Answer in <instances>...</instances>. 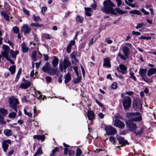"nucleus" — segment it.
<instances>
[{
  "mask_svg": "<svg viewBox=\"0 0 156 156\" xmlns=\"http://www.w3.org/2000/svg\"><path fill=\"white\" fill-rule=\"evenodd\" d=\"M65 82L66 83H68L71 79V76L69 73H68L66 74L65 76Z\"/></svg>",
  "mask_w": 156,
  "mask_h": 156,
  "instance_id": "c85d7f7f",
  "label": "nucleus"
},
{
  "mask_svg": "<svg viewBox=\"0 0 156 156\" xmlns=\"http://www.w3.org/2000/svg\"><path fill=\"white\" fill-rule=\"evenodd\" d=\"M16 66L13 65L10 66L9 69V70L10 71L12 74H14L16 71Z\"/></svg>",
  "mask_w": 156,
  "mask_h": 156,
  "instance_id": "2f4dec72",
  "label": "nucleus"
},
{
  "mask_svg": "<svg viewBox=\"0 0 156 156\" xmlns=\"http://www.w3.org/2000/svg\"><path fill=\"white\" fill-rule=\"evenodd\" d=\"M59 149L57 147H56L52 151V153L50 154V156H54V154L58 151Z\"/></svg>",
  "mask_w": 156,
  "mask_h": 156,
  "instance_id": "a19ab883",
  "label": "nucleus"
},
{
  "mask_svg": "<svg viewBox=\"0 0 156 156\" xmlns=\"http://www.w3.org/2000/svg\"><path fill=\"white\" fill-rule=\"evenodd\" d=\"M126 124L129 131L133 132L137 127L136 123L129 120L126 121Z\"/></svg>",
  "mask_w": 156,
  "mask_h": 156,
  "instance_id": "6e6552de",
  "label": "nucleus"
},
{
  "mask_svg": "<svg viewBox=\"0 0 156 156\" xmlns=\"http://www.w3.org/2000/svg\"><path fill=\"white\" fill-rule=\"evenodd\" d=\"M21 47L22 52L23 53H26L28 51L29 48L27 46L26 44L23 43L21 44Z\"/></svg>",
  "mask_w": 156,
  "mask_h": 156,
  "instance_id": "393cba45",
  "label": "nucleus"
},
{
  "mask_svg": "<svg viewBox=\"0 0 156 156\" xmlns=\"http://www.w3.org/2000/svg\"><path fill=\"white\" fill-rule=\"evenodd\" d=\"M156 72V69L154 68H151L147 71V75L148 76H150L154 74Z\"/></svg>",
  "mask_w": 156,
  "mask_h": 156,
  "instance_id": "412c9836",
  "label": "nucleus"
},
{
  "mask_svg": "<svg viewBox=\"0 0 156 156\" xmlns=\"http://www.w3.org/2000/svg\"><path fill=\"white\" fill-rule=\"evenodd\" d=\"M33 20L35 22H37L41 20V19L39 16H36L35 15H33Z\"/></svg>",
  "mask_w": 156,
  "mask_h": 156,
  "instance_id": "ea45409f",
  "label": "nucleus"
},
{
  "mask_svg": "<svg viewBox=\"0 0 156 156\" xmlns=\"http://www.w3.org/2000/svg\"><path fill=\"white\" fill-rule=\"evenodd\" d=\"M127 68L126 66L123 64H121L119 65V67L117 68L118 71L121 72L123 74L126 73V70Z\"/></svg>",
  "mask_w": 156,
  "mask_h": 156,
  "instance_id": "2eb2a0df",
  "label": "nucleus"
},
{
  "mask_svg": "<svg viewBox=\"0 0 156 156\" xmlns=\"http://www.w3.org/2000/svg\"><path fill=\"white\" fill-rule=\"evenodd\" d=\"M86 44V43L84 42L80 43V44L79 46V47L80 49L83 48L85 47Z\"/></svg>",
  "mask_w": 156,
  "mask_h": 156,
  "instance_id": "864d4df0",
  "label": "nucleus"
},
{
  "mask_svg": "<svg viewBox=\"0 0 156 156\" xmlns=\"http://www.w3.org/2000/svg\"><path fill=\"white\" fill-rule=\"evenodd\" d=\"M111 87L114 89H116L117 88V83L115 82L113 83L111 85Z\"/></svg>",
  "mask_w": 156,
  "mask_h": 156,
  "instance_id": "13d9d810",
  "label": "nucleus"
},
{
  "mask_svg": "<svg viewBox=\"0 0 156 156\" xmlns=\"http://www.w3.org/2000/svg\"><path fill=\"white\" fill-rule=\"evenodd\" d=\"M133 106L134 109L137 110L138 109H140L141 110V104L140 103V100L138 99H136L134 100L133 102Z\"/></svg>",
  "mask_w": 156,
  "mask_h": 156,
  "instance_id": "9d476101",
  "label": "nucleus"
},
{
  "mask_svg": "<svg viewBox=\"0 0 156 156\" xmlns=\"http://www.w3.org/2000/svg\"><path fill=\"white\" fill-rule=\"evenodd\" d=\"M11 140L9 139L3 141L2 143V147L4 151L5 152L9 147L8 144H10Z\"/></svg>",
  "mask_w": 156,
  "mask_h": 156,
  "instance_id": "4468645a",
  "label": "nucleus"
},
{
  "mask_svg": "<svg viewBox=\"0 0 156 156\" xmlns=\"http://www.w3.org/2000/svg\"><path fill=\"white\" fill-rule=\"evenodd\" d=\"M72 46L70 45H68L66 48V51L68 53H70L71 52Z\"/></svg>",
  "mask_w": 156,
  "mask_h": 156,
  "instance_id": "4d7b16f0",
  "label": "nucleus"
},
{
  "mask_svg": "<svg viewBox=\"0 0 156 156\" xmlns=\"http://www.w3.org/2000/svg\"><path fill=\"white\" fill-rule=\"evenodd\" d=\"M21 30L22 32H23L24 34L29 33V29L28 26L26 24H24L21 27Z\"/></svg>",
  "mask_w": 156,
  "mask_h": 156,
  "instance_id": "f3484780",
  "label": "nucleus"
},
{
  "mask_svg": "<svg viewBox=\"0 0 156 156\" xmlns=\"http://www.w3.org/2000/svg\"><path fill=\"white\" fill-rule=\"evenodd\" d=\"M12 30L14 33L17 34L19 32V30L17 26H15L12 27Z\"/></svg>",
  "mask_w": 156,
  "mask_h": 156,
  "instance_id": "c03bdc74",
  "label": "nucleus"
},
{
  "mask_svg": "<svg viewBox=\"0 0 156 156\" xmlns=\"http://www.w3.org/2000/svg\"><path fill=\"white\" fill-rule=\"evenodd\" d=\"M87 116L89 120L92 121L94 119L95 115L94 112L89 110L87 112Z\"/></svg>",
  "mask_w": 156,
  "mask_h": 156,
  "instance_id": "dca6fc26",
  "label": "nucleus"
},
{
  "mask_svg": "<svg viewBox=\"0 0 156 156\" xmlns=\"http://www.w3.org/2000/svg\"><path fill=\"white\" fill-rule=\"evenodd\" d=\"M126 116L132 121H140L142 119L141 114L138 112L128 113Z\"/></svg>",
  "mask_w": 156,
  "mask_h": 156,
  "instance_id": "f03ea898",
  "label": "nucleus"
},
{
  "mask_svg": "<svg viewBox=\"0 0 156 156\" xmlns=\"http://www.w3.org/2000/svg\"><path fill=\"white\" fill-rule=\"evenodd\" d=\"M7 60L9 61L11 64H14L15 63L14 62L12 59H10L9 56L5 58Z\"/></svg>",
  "mask_w": 156,
  "mask_h": 156,
  "instance_id": "052dcab7",
  "label": "nucleus"
},
{
  "mask_svg": "<svg viewBox=\"0 0 156 156\" xmlns=\"http://www.w3.org/2000/svg\"><path fill=\"white\" fill-rule=\"evenodd\" d=\"M70 62L68 60V58L66 57L64 60L63 64L62 63L59 64L60 70L62 72L63 69H64V71L66 72V69L68 66L70 65Z\"/></svg>",
  "mask_w": 156,
  "mask_h": 156,
  "instance_id": "423d86ee",
  "label": "nucleus"
},
{
  "mask_svg": "<svg viewBox=\"0 0 156 156\" xmlns=\"http://www.w3.org/2000/svg\"><path fill=\"white\" fill-rule=\"evenodd\" d=\"M58 62V59L56 56H54L52 59V63L54 67H55L57 66Z\"/></svg>",
  "mask_w": 156,
  "mask_h": 156,
  "instance_id": "b1692460",
  "label": "nucleus"
},
{
  "mask_svg": "<svg viewBox=\"0 0 156 156\" xmlns=\"http://www.w3.org/2000/svg\"><path fill=\"white\" fill-rule=\"evenodd\" d=\"M19 51H14L12 50L11 49L10 51V54L12 58H15L16 59V56L19 53Z\"/></svg>",
  "mask_w": 156,
  "mask_h": 156,
  "instance_id": "5701e85b",
  "label": "nucleus"
},
{
  "mask_svg": "<svg viewBox=\"0 0 156 156\" xmlns=\"http://www.w3.org/2000/svg\"><path fill=\"white\" fill-rule=\"evenodd\" d=\"M129 13L133 14H136L138 15H141L142 14L140 11L137 10H132L129 12Z\"/></svg>",
  "mask_w": 156,
  "mask_h": 156,
  "instance_id": "e433bc0d",
  "label": "nucleus"
},
{
  "mask_svg": "<svg viewBox=\"0 0 156 156\" xmlns=\"http://www.w3.org/2000/svg\"><path fill=\"white\" fill-rule=\"evenodd\" d=\"M73 69L74 70L77 76H79V74L78 73V71L77 67L76 66H74L73 67Z\"/></svg>",
  "mask_w": 156,
  "mask_h": 156,
  "instance_id": "0e129e2a",
  "label": "nucleus"
},
{
  "mask_svg": "<svg viewBox=\"0 0 156 156\" xmlns=\"http://www.w3.org/2000/svg\"><path fill=\"white\" fill-rule=\"evenodd\" d=\"M0 113L4 116H5L8 113V111L5 109L0 108Z\"/></svg>",
  "mask_w": 156,
  "mask_h": 156,
  "instance_id": "7c9ffc66",
  "label": "nucleus"
},
{
  "mask_svg": "<svg viewBox=\"0 0 156 156\" xmlns=\"http://www.w3.org/2000/svg\"><path fill=\"white\" fill-rule=\"evenodd\" d=\"M77 77L73 80V82L75 83H79L81 80V76H77Z\"/></svg>",
  "mask_w": 156,
  "mask_h": 156,
  "instance_id": "37998d69",
  "label": "nucleus"
},
{
  "mask_svg": "<svg viewBox=\"0 0 156 156\" xmlns=\"http://www.w3.org/2000/svg\"><path fill=\"white\" fill-rule=\"evenodd\" d=\"M98 116L100 119H102L104 118V115L103 113L100 112L98 114Z\"/></svg>",
  "mask_w": 156,
  "mask_h": 156,
  "instance_id": "774afa93",
  "label": "nucleus"
},
{
  "mask_svg": "<svg viewBox=\"0 0 156 156\" xmlns=\"http://www.w3.org/2000/svg\"><path fill=\"white\" fill-rule=\"evenodd\" d=\"M4 133L5 135L9 136L12 135V132L10 130L7 129L4 131Z\"/></svg>",
  "mask_w": 156,
  "mask_h": 156,
  "instance_id": "4c0bfd02",
  "label": "nucleus"
},
{
  "mask_svg": "<svg viewBox=\"0 0 156 156\" xmlns=\"http://www.w3.org/2000/svg\"><path fill=\"white\" fill-rule=\"evenodd\" d=\"M113 125L115 126L119 127L120 129L123 128L125 126L124 123L119 119L115 120L114 121Z\"/></svg>",
  "mask_w": 156,
  "mask_h": 156,
  "instance_id": "f8f14e48",
  "label": "nucleus"
},
{
  "mask_svg": "<svg viewBox=\"0 0 156 156\" xmlns=\"http://www.w3.org/2000/svg\"><path fill=\"white\" fill-rule=\"evenodd\" d=\"M123 53L126 56H127L129 53V49L126 46H123L122 48Z\"/></svg>",
  "mask_w": 156,
  "mask_h": 156,
  "instance_id": "473e14b6",
  "label": "nucleus"
},
{
  "mask_svg": "<svg viewBox=\"0 0 156 156\" xmlns=\"http://www.w3.org/2000/svg\"><path fill=\"white\" fill-rule=\"evenodd\" d=\"M103 65L104 66H107L108 68L111 66L110 63L109 59L108 58H106L104 59Z\"/></svg>",
  "mask_w": 156,
  "mask_h": 156,
  "instance_id": "aec40b11",
  "label": "nucleus"
},
{
  "mask_svg": "<svg viewBox=\"0 0 156 156\" xmlns=\"http://www.w3.org/2000/svg\"><path fill=\"white\" fill-rule=\"evenodd\" d=\"M84 9L85 11V14L88 16H90L91 15L90 13L92 11L91 8H90L85 7Z\"/></svg>",
  "mask_w": 156,
  "mask_h": 156,
  "instance_id": "a878e982",
  "label": "nucleus"
},
{
  "mask_svg": "<svg viewBox=\"0 0 156 156\" xmlns=\"http://www.w3.org/2000/svg\"><path fill=\"white\" fill-rule=\"evenodd\" d=\"M144 131V129L141 126H137L133 132L136 136L140 135L142 134Z\"/></svg>",
  "mask_w": 156,
  "mask_h": 156,
  "instance_id": "ddd939ff",
  "label": "nucleus"
},
{
  "mask_svg": "<svg viewBox=\"0 0 156 156\" xmlns=\"http://www.w3.org/2000/svg\"><path fill=\"white\" fill-rule=\"evenodd\" d=\"M130 75L131 78L134 81H136V77L134 76V73H130Z\"/></svg>",
  "mask_w": 156,
  "mask_h": 156,
  "instance_id": "e2e57ef3",
  "label": "nucleus"
},
{
  "mask_svg": "<svg viewBox=\"0 0 156 156\" xmlns=\"http://www.w3.org/2000/svg\"><path fill=\"white\" fill-rule=\"evenodd\" d=\"M104 129L106 131L107 134L108 135H114L117 133L116 129L111 126H105Z\"/></svg>",
  "mask_w": 156,
  "mask_h": 156,
  "instance_id": "0eeeda50",
  "label": "nucleus"
},
{
  "mask_svg": "<svg viewBox=\"0 0 156 156\" xmlns=\"http://www.w3.org/2000/svg\"><path fill=\"white\" fill-rule=\"evenodd\" d=\"M42 153V151L41 150V147H40L38 148V150L37 151L36 153H35L34 156H35L37 155H39L40 154Z\"/></svg>",
  "mask_w": 156,
  "mask_h": 156,
  "instance_id": "49530a36",
  "label": "nucleus"
},
{
  "mask_svg": "<svg viewBox=\"0 0 156 156\" xmlns=\"http://www.w3.org/2000/svg\"><path fill=\"white\" fill-rule=\"evenodd\" d=\"M42 37L44 38L50 39L51 37L50 35L48 34H44L42 35Z\"/></svg>",
  "mask_w": 156,
  "mask_h": 156,
  "instance_id": "de8ad7c7",
  "label": "nucleus"
},
{
  "mask_svg": "<svg viewBox=\"0 0 156 156\" xmlns=\"http://www.w3.org/2000/svg\"><path fill=\"white\" fill-rule=\"evenodd\" d=\"M0 123L2 124H5L6 122L4 120V118L2 116L0 117Z\"/></svg>",
  "mask_w": 156,
  "mask_h": 156,
  "instance_id": "bf43d9fd",
  "label": "nucleus"
},
{
  "mask_svg": "<svg viewBox=\"0 0 156 156\" xmlns=\"http://www.w3.org/2000/svg\"><path fill=\"white\" fill-rule=\"evenodd\" d=\"M34 90V91L35 93L36 94V97L38 99H44V98H43L42 95L41 94L40 92L37 90Z\"/></svg>",
  "mask_w": 156,
  "mask_h": 156,
  "instance_id": "bb28decb",
  "label": "nucleus"
},
{
  "mask_svg": "<svg viewBox=\"0 0 156 156\" xmlns=\"http://www.w3.org/2000/svg\"><path fill=\"white\" fill-rule=\"evenodd\" d=\"M139 39L140 40L144 39L148 40L151 39V37L149 36L146 37L144 36H141L139 38Z\"/></svg>",
  "mask_w": 156,
  "mask_h": 156,
  "instance_id": "09e8293b",
  "label": "nucleus"
},
{
  "mask_svg": "<svg viewBox=\"0 0 156 156\" xmlns=\"http://www.w3.org/2000/svg\"><path fill=\"white\" fill-rule=\"evenodd\" d=\"M23 10L24 13L25 15L28 16L29 15V12L28 10H27L24 7L23 8Z\"/></svg>",
  "mask_w": 156,
  "mask_h": 156,
  "instance_id": "6e6d98bb",
  "label": "nucleus"
},
{
  "mask_svg": "<svg viewBox=\"0 0 156 156\" xmlns=\"http://www.w3.org/2000/svg\"><path fill=\"white\" fill-rule=\"evenodd\" d=\"M110 141L113 144H115V138L113 136H111L109 138Z\"/></svg>",
  "mask_w": 156,
  "mask_h": 156,
  "instance_id": "603ef678",
  "label": "nucleus"
},
{
  "mask_svg": "<svg viewBox=\"0 0 156 156\" xmlns=\"http://www.w3.org/2000/svg\"><path fill=\"white\" fill-rule=\"evenodd\" d=\"M145 26V24H144L143 23H138L136 28V29H138L140 28H143Z\"/></svg>",
  "mask_w": 156,
  "mask_h": 156,
  "instance_id": "79ce46f5",
  "label": "nucleus"
},
{
  "mask_svg": "<svg viewBox=\"0 0 156 156\" xmlns=\"http://www.w3.org/2000/svg\"><path fill=\"white\" fill-rule=\"evenodd\" d=\"M118 55L120 58L122 59L126 60V59L127 56H126L125 55H122L120 52H119L118 54Z\"/></svg>",
  "mask_w": 156,
  "mask_h": 156,
  "instance_id": "3c124183",
  "label": "nucleus"
},
{
  "mask_svg": "<svg viewBox=\"0 0 156 156\" xmlns=\"http://www.w3.org/2000/svg\"><path fill=\"white\" fill-rule=\"evenodd\" d=\"M103 4L104 6L101 9L102 12L107 14H115V10L112 8L115 6V5L111 0L105 1Z\"/></svg>",
  "mask_w": 156,
  "mask_h": 156,
  "instance_id": "f257e3e1",
  "label": "nucleus"
},
{
  "mask_svg": "<svg viewBox=\"0 0 156 156\" xmlns=\"http://www.w3.org/2000/svg\"><path fill=\"white\" fill-rule=\"evenodd\" d=\"M82 153L81 149L79 148H77L76 153V156H80Z\"/></svg>",
  "mask_w": 156,
  "mask_h": 156,
  "instance_id": "a18cd8bd",
  "label": "nucleus"
},
{
  "mask_svg": "<svg viewBox=\"0 0 156 156\" xmlns=\"http://www.w3.org/2000/svg\"><path fill=\"white\" fill-rule=\"evenodd\" d=\"M31 26H35L37 27H42L43 26V24H40L38 23H32L31 24Z\"/></svg>",
  "mask_w": 156,
  "mask_h": 156,
  "instance_id": "5fc2aeb1",
  "label": "nucleus"
},
{
  "mask_svg": "<svg viewBox=\"0 0 156 156\" xmlns=\"http://www.w3.org/2000/svg\"><path fill=\"white\" fill-rule=\"evenodd\" d=\"M29 87V81L23 78L22 83L20 84L19 87L22 89H26Z\"/></svg>",
  "mask_w": 156,
  "mask_h": 156,
  "instance_id": "9b49d317",
  "label": "nucleus"
},
{
  "mask_svg": "<svg viewBox=\"0 0 156 156\" xmlns=\"http://www.w3.org/2000/svg\"><path fill=\"white\" fill-rule=\"evenodd\" d=\"M16 113L15 112H12L10 113L8 115V117L10 119H14L16 116Z\"/></svg>",
  "mask_w": 156,
  "mask_h": 156,
  "instance_id": "58836bf2",
  "label": "nucleus"
},
{
  "mask_svg": "<svg viewBox=\"0 0 156 156\" xmlns=\"http://www.w3.org/2000/svg\"><path fill=\"white\" fill-rule=\"evenodd\" d=\"M50 64L47 62L43 66L42 68V70L45 73H48L49 70H50Z\"/></svg>",
  "mask_w": 156,
  "mask_h": 156,
  "instance_id": "a211bd4d",
  "label": "nucleus"
},
{
  "mask_svg": "<svg viewBox=\"0 0 156 156\" xmlns=\"http://www.w3.org/2000/svg\"><path fill=\"white\" fill-rule=\"evenodd\" d=\"M37 51H34L31 55V58L32 61L34 62L36 60Z\"/></svg>",
  "mask_w": 156,
  "mask_h": 156,
  "instance_id": "72a5a7b5",
  "label": "nucleus"
},
{
  "mask_svg": "<svg viewBox=\"0 0 156 156\" xmlns=\"http://www.w3.org/2000/svg\"><path fill=\"white\" fill-rule=\"evenodd\" d=\"M83 20V18L81 16L78 15L76 17V20L77 22H79L80 23H82Z\"/></svg>",
  "mask_w": 156,
  "mask_h": 156,
  "instance_id": "8fccbe9b",
  "label": "nucleus"
},
{
  "mask_svg": "<svg viewBox=\"0 0 156 156\" xmlns=\"http://www.w3.org/2000/svg\"><path fill=\"white\" fill-rule=\"evenodd\" d=\"M58 71L57 69H53L50 68V70H49L48 73L51 75H53L55 74Z\"/></svg>",
  "mask_w": 156,
  "mask_h": 156,
  "instance_id": "cd10ccee",
  "label": "nucleus"
},
{
  "mask_svg": "<svg viewBox=\"0 0 156 156\" xmlns=\"http://www.w3.org/2000/svg\"><path fill=\"white\" fill-rule=\"evenodd\" d=\"M34 139H36L38 140H41L42 141H44L45 140V136L44 135H36L34 136Z\"/></svg>",
  "mask_w": 156,
  "mask_h": 156,
  "instance_id": "4be33fe9",
  "label": "nucleus"
},
{
  "mask_svg": "<svg viewBox=\"0 0 156 156\" xmlns=\"http://www.w3.org/2000/svg\"><path fill=\"white\" fill-rule=\"evenodd\" d=\"M2 48L3 50L1 52V55L3 57L5 58L8 56L10 50L8 46L5 44L2 45Z\"/></svg>",
  "mask_w": 156,
  "mask_h": 156,
  "instance_id": "1a4fd4ad",
  "label": "nucleus"
},
{
  "mask_svg": "<svg viewBox=\"0 0 156 156\" xmlns=\"http://www.w3.org/2000/svg\"><path fill=\"white\" fill-rule=\"evenodd\" d=\"M147 69H140L139 73L140 77L143 80L147 83H151L153 82V80L152 78H149L146 76Z\"/></svg>",
  "mask_w": 156,
  "mask_h": 156,
  "instance_id": "7ed1b4c3",
  "label": "nucleus"
},
{
  "mask_svg": "<svg viewBox=\"0 0 156 156\" xmlns=\"http://www.w3.org/2000/svg\"><path fill=\"white\" fill-rule=\"evenodd\" d=\"M9 103L10 107L13 109L16 112H17V105L19 104L18 99L12 97L9 99Z\"/></svg>",
  "mask_w": 156,
  "mask_h": 156,
  "instance_id": "39448f33",
  "label": "nucleus"
},
{
  "mask_svg": "<svg viewBox=\"0 0 156 156\" xmlns=\"http://www.w3.org/2000/svg\"><path fill=\"white\" fill-rule=\"evenodd\" d=\"M115 11L119 14H123L126 12V11H123L120 9L118 8H115Z\"/></svg>",
  "mask_w": 156,
  "mask_h": 156,
  "instance_id": "c9c22d12",
  "label": "nucleus"
},
{
  "mask_svg": "<svg viewBox=\"0 0 156 156\" xmlns=\"http://www.w3.org/2000/svg\"><path fill=\"white\" fill-rule=\"evenodd\" d=\"M140 11L143 12L145 15H148L149 14V12L146 11L143 8H142L141 10Z\"/></svg>",
  "mask_w": 156,
  "mask_h": 156,
  "instance_id": "69168bd1",
  "label": "nucleus"
},
{
  "mask_svg": "<svg viewBox=\"0 0 156 156\" xmlns=\"http://www.w3.org/2000/svg\"><path fill=\"white\" fill-rule=\"evenodd\" d=\"M117 139L119 141V144H128V143L127 140L124 139L123 137L119 136L117 137Z\"/></svg>",
  "mask_w": 156,
  "mask_h": 156,
  "instance_id": "6ab92c4d",
  "label": "nucleus"
},
{
  "mask_svg": "<svg viewBox=\"0 0 156 156\" xmlns=\"http://www.w3.org/2000/svg\"><path fill=\"white\" fill-rule=\"evenodd\" d=\"M1 14L3 16L5 19L7 21L9 20V16L6 13L2 11L1 12Z\"/></svg>",
  "mask_w": 156,
  "mask_h": 156,
  "instance_id": "f704fd0d",
  "label": "nucleus"
},
{
  "mask_svg": "<svg viewBox=\"0 0 156 156\" xmlns=\"http://www.w3.org/2000/svg\"><path fill=\"white\" fill-rule=\"evenodd\" d=\"M125 94H122L121 96L122 98H124L122 101L123 105L125 109H126L130 107L131 100L130 98L129 97H124Z\"/></svg>",
  "mask_w": 156,
  "mask_h": 156,
  "instance_id": "20e7f679",
  "label": "nucleus"
},
{
  "mask_svg": "<svg viewBox=\"0 0 156 156\" xmlns=\"http://www.w3.org/2000/svg\"><path fill=\"white\" fill-rule=\"evenodd\" d=\"M47 8L46 7H42L41 9V12L43 14L44 13V12L47 10Z\"/></svg>",
  "mask_w": 156,
  "mask_h": 156,
  "instance_id": "680f3d73",
  "label": "nucleus"
},
{
  "mask_svg": "<svg viewBox=\"0 0 156 156\" xmlns=\"http://www.w3.org/2000/svg\"><path fill=\"white\" fill-rule=\"evenodd\" d=\"M21 73V69L20 68L19 69L17 73L16 74L15 81L16 82H17L18 81L19 79L20 78V75Z\"/></svg>",
  "mask_w": 156,
  "mask_h": 156,
  "instance_id": "c756f323",
  "label": "nucleus"
},
{
  "mask_svg": "<svg viewBox=\"0 0 156 156\" xmlns=\"http://www.w3.org/2000/svg\"><path fill=\"white\" fill-rule=\"evenodd\" d=\"M105 42H106L108 44H111L112 43V40H110L108 38H106L105 40Z\"/></svg>",
  "mask_w": 156,
  "mask_h": 156,
  "instance_id": "338daca9",
  "label": "nucleus"
}]
</instances>
